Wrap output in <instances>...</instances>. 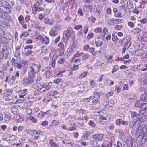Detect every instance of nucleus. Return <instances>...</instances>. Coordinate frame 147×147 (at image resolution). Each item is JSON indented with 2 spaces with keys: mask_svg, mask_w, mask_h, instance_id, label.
Wrapping results in <instances>:
<instances>
[{
  "mask_svg": "<svg viewBox=\"0 0 147 147\" xmlns=\"http://www.w3.org/2000/svg\"><path fill=\"white\" fill-rule=\"evenodd\" d=\"M147 131V125H142L139 126L137 129V130L135 133V136L136 138H140V140H142L146 135Z\"/></svg>",
  "mask_w": 147,
  "mask_h": 147,
  "instance_id": "1",
  "label": "nucleus"
},
{
  "mask_svg": "<svg viewBox=\"0 0 147 147\" xmlns=\"http://www.w3.org/2000/svg\"><path fill=\"white\" fill-rule=\"evenodd\" d=\"M4 34L3 30L0 28V43L2 44L7 45L11 40L12 36L10 34H8V36L7 35H3Z\"/></svg>",
  "mask_w": 147,
  "mask_h": 147,
  "instance_id": "2",
  "label": "nucleus"
},
{
  "mask_svg": "<svg viewBox=\"0 0 147 147\" xmlns=\"http://www.w3.org/2000/svg\"><path fill=\"white\" fill-rule=\"evenodd\" d=\"M51 82H49L48 84H46L45 86H44L43 87H41V88H38V89L34 91V94L35 95L38 94L40 93H43L49 90L51 88Z\"/></svg>",
  "mask_w": 147,
  "mask_h": 147,
  "instance_id": "3",
  "label": "nucleus"
},
{
  "mask_svg": "<svg viewBox=\"0 0 147 147\" xmlns=\"http://www.w3.org/2000/svg\"><path fill=\"white\" fill-rule=\"evenodd\" d=\"M3 3L4 5H0L1 8V10L3 13V14L4 16L5 17L6 19L8 16V14L10 13L11 12L10 8V6L9 5V3L7 2V4L4 2Z\"/></svg>",
  "mask_w": 147,
  "mask_h": 147,
  "instance_id": "4",
  "label": "nucleus"
},
{
  "mask_svg": "<svg viewBox=\"0 0 147 147\" xmlns=\"http://www.w3.org/2000/svg\"><path fill=\"white\" fill-rule=\"evenodd\" d=\"M34 76L29 74H28V77H24L23 79V84L24 85L26 86L28 84L32 83L34 82Z\"/></svg>",
  "mask_w": 147,
  "mask_h": 147,
  "instance_id": "5",
  "label": "nucleus"
},
{
  "mask_svg": "<svg viewBox=\"0 0 147 147\" xmlns=\"http://www.w3.org/2000/svg\"><path fill=\"white\" fill-rule=\"evenodd\" d=\"M39 70V67L38 65L35 64L33 63L30 65L28 74L34 77L35 74L38 72Z\"/></svg>",
  "mask_w": 147,
  "mask_h": 147,
  "instance_id": "6",
  "label": "nucleus"
},
{
  "mask_svg": "<svg viewBox=\"0 0 147 147\" xmlns=\"http://www.w3.org/2000/svg\"><path fill=\"white\" fill-rule=\"evenodd\" d=\"M74 31H73L72 29L70 27L68 28L67 30L64 32L63 36H65L67 38V39L69 38L74 36Z\"/></svg>",
  "mask_w": 147,
  "mask_h": 147,
  "instance_id": "7",
  "label": "nucleus"
},
{
  "mask_svg": "<svg viewBox=\"0 0 147 147\" xmlns=\"http://www.w3.org/2000/svg\"><path fill=\"white\" fill-rule=\"evenodd\" d=\"M139 117L138 119L137 120V121H139V123H141L146 120L147 117V112H144L142 113L140 111H139Z\"/></svg>",
  "mask_w": 147,
  "mask_h": 147,
  "instance_id": "8",
  "label": "nucleus"
},
{
  "mask_svg": "<svg viewBox=\"0 0 147 147\" xmlns=\"http://www.w3.org/2000/svg\"><path fill=\"white\" fill-rule=\"evenodd\" d=\"M135 55L139 56H142L143 58H144L147 57L146 52L142 49L135 51Z\"/></svg>",
  "mask_w": 147,
  "mask_h": 147,
  "instance_id": "9",
  "label": "nucleus"
},
{
  "mask_svg": "<svg viewBox=\"0 0 147 147\" xmlns=\"http://www.w3.org/2000/svg\"><path fill=\"white\" fill-rule=\"evenodd\" d=\"M131 37L130 36H127L123 40V42L125 43V45L127 48H129L131 45Z\"/></svg>",
  "mask_w": 147,
  "mask_h": 147,
  "instance_id": "10",
  "label": "nucleus"
},
{
  "mask_svg": "<svg viewBox=\"0 0 147 147\" xmlns=\"http://www.w3.org/2000/svg\"><path fill=\"white\" fill-rule=\"evenodd\" d=\"M38 38L40 42L44 44H48L49 42V38L46 36L44 37L41 35H39L38 36Z\"/></svg>",
  "mask_w": 147,
  "mask_h": 147,
  "instance_id": "11",
  "label": "nucleus"
},
{
  "mask_svg": "<svg viewBox=\"0 0 147 147\" xmlns=\"http://www.w3.org/2000/svg\"><path fill=\"white\" fill-rule=\"evenodd\" d=\"M18 20L19 23L21 24L23 27L25 29H26L27 25L26 24L24 20V18L23 16L21 15L18 17Z\"/></svg>",
  "mask_w": 147,
  "mask_h": 147,
  "instance_id": "12",
  "label": "nucleus"
},
{
  "mask_svg": "<svg viewBox=\"0 0 147 147\" xmlns=\"http://www.w3.org/2000/svg\"><path fill=\"white\" fill-rule=\"evenodd\" d=\"M48 83H42L41 82L34 83L32 84L31 87L32 88L34 89H36L37 88H41L43 87L44 86H45L46 84H48Z\"/></svg>",
  "mask_w": 147,
  "mask_h": 147,
  "instance_id": "13",
  "label": "nucleus"
},
{
  "mask_svg": "<svg viewBox=\"0 0 147 147\" xmlns=\"http://www.w3.org/2000/svg\"><path fill=\"white\" fill-rule=\"evenodd\" d=\"M138 39L140 41H147V33L146 32H144L142 34L139 35Z\"/></svg>",
  "mask_w": 147,
  "mask_h": 147,
  "instance_id": "14",
  "label": "nucleus"
},
{
  "mask_svg": "<svg viewBox=\"0 0 147 147\" xmlns=\"http://www.w3.org/2000/svg\"><path fill=\"white\" fill-rule=\"evenodd\" d=\"M92 136L94 139L99 141H101L103 139L104 134L100 133L93 135Z\"/></svg>",
  "mask_w": 147,
  "mask_h": 147,
  "instance_id": "15",
  "label": "nucleus"
},
{
  "mask_svg": "<svg viewBox=\"0 0 147 147\" xmlns=\"http://www.w3.org/2000/svg\"><path fill=\"white\" fill-rule=\"evenodd\" d=\"M116 125H120L121 124L123 125H127L128 124V123L127 121H124L120 119L116 120Z\"/></svg>",
  "mask_w": 147,
  "mask_h": 147,
  "instance_id": "16",
  "label": "nucleus"
},
{
  "mask_svg": "<svg viewBox=\"0 0 147 147\" xmlns=\"http://www.w3.org/2000/svg\"><path fill=\"white\" fill-rule=\"evenodd\" d=\"M43 10V8L41 7H32V12L33 14H36L38 12L42 11Z\"/></svg>",
  "mask_w": 147,
  "mask_h": 147,
  "instance_id": "17",
  "label": "nucleus"
},
{
  "mask_svg": "<svg viewBox=\"0 0 147 147\" xmlns=\"http://www.w3.org/2000/svg\"><path fill=\"white\" fill-rule=\"evenodd\" d=\"M44 22L45 24L50 25H52L54 23L53 20L48 18H46L44 19Z\"/></svg>",
  "mask_w": 147,
  "mask_h": 147,
  "instance_id": "18",
  "label": "nucleus"
},
{
  "mask_svg": "<svg viewBox=\"0 0 147 147\" xmlns=\"http://www.w3.org/2000/svg\"><path fill=\"white\" fill-rule=\"evenodd\" d=\"M28 90L27 89L25 88L22 90H21L20 94H19V97L21 98H24V96H26L27 94Z\"/></svg>",
  "mask_w": 147,
  "mask_h": 147,
  "instance_id": "19",
  "label": "nucleus"
},
{
  "mask_svg": "<svg viewBox=\"0 0 147 147\" xmlns=\"http://www.w3.org/2000/svg\"><path fill=\"white\" fill-rule=\"evenodd\" d=\"M129 124V127L131 128H132L134 129H136L137 127L138 128L139 126L138 124L136 122H130Z\"/></svg>",
  "mask_w": 147,
  "mask_h": 147,
  "instance_id": "20",
  "label": "nucleus"
},
{
  "mask_svg": "<svg viewBox=\"0 0 147 147\" xmlns=\"http://www.w3.org/2000/svg\"><path fill=\"white\" fill-rule=\"evenodd\" d=\"M126 98L129 101L131 102V101L135 99V96L133 94H127Z\"/></svg>",
  "mask_w": 147,
  "mask_h": 147,
  "instance_id": "21",
  "label": "nucleus"
},
{
  "mask_svg": "<svg viewBox=\"0 0 147 147\" xmlns=\"http://www.w3.org/2000/svg\"><path fill=\"white\" fill-rule=\"evenodd\" d=\"M50 67H46L45 68V70L46 71V77L49 78L51 74V70Z\"/></svg>",
  "mask_w": 147,
  "mask_h": 147,
  "instance_id": "22",
  "label": "nucleus"
},
{
  "mask_svg": "<svg viewBox=\"0 0 147 147\" xmlns=\"http://www.w3.org/2000/svg\"><path fill=\"white\" fill-rule=\"evenodd\" d=\"M94 130L92 129H90L89 131H86L84 134V138H87L90 135L93 133Z\"/></svg>",
  "mask_w": 147,
  "mask_h": 147,
  "instance_id": "23",
  "label": "nucleus"
},
{
  "mask_svg": "<svg viewBox=\"0 0 147 147\" xmlns=\"http://www.w3.org/2000/svg\"><path fill=\"white\" fill-rule=\"evenodd\" d=\"M143 102L140 100L137 101L135 104V107L136 108L141 109Z\"/></svg>",
  "mask_w": 147,
  "mask_h": 147,
  "instance_id": "24",
  "label": "nucleus"
},
{
  "mask_svg": "<svg viewBox=\"0 0 147 147\" xmlns=\"http://www.w3.org/2000/svg\"><path fill=\"white\" fill-rule=\"evenodd\" d=\"M107 64V62L105 61H101L96 63L95 64V65L96 66H99L104 67Z\"/></svg>",
  "mask_w": 147,
  "mask_h": 147,
  "instance_id": "25",
  "label": "nucleus"
},
{
  "mask_svg": "<svg viewBox=\"0 0 147 147\" xmlns=\"http://www.w3.org/2000/svg\"><path fill=\"white\" fill-rule=\"evenodd\" d=\"M130 113L131 114V117L133 119H134L135 117H136L135 119H136V121H137V119L136 117L139 114V113H137L135 111H131L130 112Z\"/></svg>",
  "mask_w": 147,
  "mask_h": 147,
  "instance_id": "26",
  "label": "nucleus"
},
{
  "mask_svg": "<svg viewBox=\"0 0 147 147\" xmlns=\"http://www.w3.org/2000/svg\"><path fill=\"white\" fill-rule=\"evenodd\" d=\"M84 11L86 12H89V11H91V9L90 7V5H85L83 7Z\"/></svg>",
  "mask_w": 147,
  "mask_h": 147,
  "instance_id": "27",
  "label": "nucleus"
},
{
  "mask_svg": "<svg viewBox=\"0 0 147 147\" xmlns=\"http://www.w3.org/2000/svg\"><path fill=\"white\" fill-rule=\"evenodd\" d=\"M50 147H59V146L53 141L52 139H50L49 142Z\"/></svg>",
  "mask_w": 147,
  "mask_h": 147,
  "instance_id": "28",
  "label": "nucleus"
},
{
  "mask_svg": "<svg viewBox=\"0 0 147 147\" xmlns=\"http://www.w3.org/2000/svg\"><path fill=\"white\" fill-rule=\"evenodd\" d=\"M88 72L87 71L84 72L83 73L81 74L80 76H78L77 78H78L80 79H81L83 78L86 77L87 76Z\"/></svg>",
  "mask_w": 147,
  "mask_h": 147,
  "instance_id": "29",
  "label": "nucleus"
},
{
  "mask_svg": "<svg viewBox=\"0 0 147 147\" xmlns=\"http://www.w3.org/2000/svg\"><path fill=\"white\" fill-rule=\"evenodd\" d=\"M9 112H11L13 114H15L17 113L18 109L15 107H13L11 108H9Z\"/></svg>",
  "mask_w": 147,
  "mask_h": 147,
  "instance_id": "30",
  "label": "nucleus"
},
{
  "mask_svg": "<svg viewBox=\"0 0 147 147\" xmlns=\"http://www.w3.org/2000/svg\"><path fill=\"white\" fill-rule=\"evenodd\" d=\"M94 100L92 101V103L94 105H96L97 104L100 102V98H96L95 96H93Z\"/></svg>",
  "mask_w": 147,
  "mask_h": 147,
  "instance_id": "31",
  "label": "nucleus"
},
{
  "mask_svg": "<svg viewBox=\"0 0 147 147\" xmlns=\"http://www.w3.org/2000/svg\"><path fill=\"white\" fill-rule=\"evenodd\" d=\"M24 3L27 8H30L31 7V3L30 0H26Z\"/></svg>",
  "mask_w": 147,
  "mask_h": 147,
  "instance_id": "32",
  "label": "nucleus"
},
{
  "mask_svg": "<svg viewBox=\"0 0 147 147\" xmlns=\"http://www.w3.org/2000/svg\"><path fill=\"white\" fill-rule=\"evenodd\" d=\"M2 24L3 26H1V27H5V26L7 27L10 26V24L9 22L3 20H2Z\"/></svg>",
  "mask_w": 147,
  "mask_h": 147,
  "instance_id": "33",
  "label": "nucleus"
},
{
  "mask_svg": "<svg viewBox=\"0 0 147 147\" xmlns=\"http://www.w3.org/2000/svg\"><path fill=\"white\" fill-rule=\"evenodd\" d=\"M49 34L52 36H55L57 35V33L55 31L51 28Z\"/></svg>",
  "mask_w": 147,
  "mask_h": 147,
  "instance_id": "34",
  "label": "nucleus"
},
{
  "mask_svg": "<svg viewBox=\"0 0 147 147\" xmlns=\"http://www.w3.org/2000/svg\"><path fill=\"white\" fill-rule=\"evenodd\" d=\"M114 104V101L112 100L109 101L108 105H105V107H107L108 105L110 107H112Z\"/></svg>",
  "mask_w": 147,
  "mask_h": 147,
  "instance_id": "35",
  "label": "nucleus"
},
{
  "mask_svg": "<svg viewBox=\"0 0 147 147\" xmlns=\"http://www.w3.org/2000/svg\"><path fill=\"white\" fill-rule=\"evenodd\" d=\"M90 55L88 53H86L83 55L82 57V59L83 61H84L85 60L89 58L90 57Z\"/></svg>",
  "mask_w": 147,
  "mask_h": 147,
  "instance_id": "36",
  "label": "nucleus"
},
{
  "mask_svg": "<svg viewBox=\"0 0 147 147\" xmlns=\"http://www.w3.org/2000/svg\"><path fill=\"white\" fill-rule=\"evenodd\" d=\"M62 143L66 145L67 146L69 144L72 145L71 141L69 140H65L62 141Z\"/></svg>",
  "mask_w": 147,
  "mask_h": 147,
  "instance_id": "37",
  "label": "nucleus"
},
{
  "mask_svg": "<svg viewBox=\"0 0 147 147\" xmlns=\"http://www.w3.org/2000/svg\"><path fill=\"white\" fill-rule=\"evenodd\" d=\"M48 50L47 47L46 46H43L41 48V52L42 53H46Z\"/></svg>",
  "mask_w": 147,
  "mask_h": 147,
  "instance_id": "38",
  "label": "nucleus"
},
{
  "mask_svg": "<svg viewBox=\"0 0 147 147\" xmlns=\"http://www.w3.org/2000/svg\"><path fill=\"white\" fill-rule=\"evenodd\" d=\"M90 144L91 145H93L96 147H98L99 146L97 145L98 144L97 142L94 140H91L90 142Z\"/></svg>",
  "mask_w": 147,
  "mask_h": 147,
  "instance_id": "39",
  "label": "nucleus"
},
{
  "mask_svg": "<svg viewBox=\"0 0 147 147\" xmlns=\"http://www.w3.org/2000/svg\"><path fill=\"white\" fill-rule=\"evenodd\" d=\"M17 122H21L23 120L22 118L19 115H17L16 117Z\"/></svg>",
  "mask_w": 147,
  "mask_h": 147,
  "instance_id": "40",
  "label": "nucleus"
},
{
  "mask_svg": "<svg viewBox=\"0 0 147 147\" xmlns=\"http://www.w3.org/2000/svg\"><path fill=\"white\" fill-rule=\"evenodd\" d=\"M60 122L59 120H53L52 122V124L53 125L56 126L60 124Z\"/></svg>",
  "mask_w": 147,
  "mask_h": 147,
  "instance_id": "41",
  "label": "nucleus"
},
{
  "mask_svg": "<svg viewBox=\"0 0 147 147\" xmlns=\"http://www.w3.org/2000/svg\"><path fill=\"white\" fill-rule=\"evenodd\" d=\"M28 119L33 123H36L37 122L36 119L34 116H30L29 117Z\"/></svg>",
  "mask_w": 147,
  "mask_h": 147,
  "instance_id": "42",
  "label": "nucleus"
},
{
  "mask_svg": "<svg viewBox=\"0 0 147 147\" xmlns=\"http://www.w3.org/2000/svg\"><path fill=\"white\" fill-rule=\"evenodd\" d=\"M61 28V26L60 25H58L54 26L51 28L56 32L60 30Z\"/></svg>",
  "mask_w": 147,
  "mask_h": 147,
  "instance_id": "43",
  "label": "nucleus"
},
{
  "mask_svg": "<svg viewBox=\"0 0 147 147\" xmlns=\"http://www.w3.org/2000/svg\"><path fill=\"white\" fill-rule=\"evenodd\" d=\"M127 7L129 9L132 8L133 7V4L130 1H128L127 3Z\"/></svg>",
  "mask_w": 147,
  "mask_h": 147,
  "instance_id": "44",
  "label": "nucleus"
},
{
  "mask_svg": "<svg viewBox=\"0 0 147 147\" xmlns=\"http://www.w3.org/2000/svg\"><path fill=\"white\" fill-rule=\"evenodd\" d=\"M46 113L43 112L42 111L40 112L38 115V117L40 118H42L45 115Z\"/></svg>",
  "mask_w": 147,
  "mask_h": 147,
  "instance_id": "45",
  "label": "nucleus"
},
{
  "mask_svg": "<svg viewBox=\"0 0 147 147\" xmlns=\"http://www.w3.org/2000/svg\"><path fill=\"white\" fill-rule=\"evenodd\" d=\"M9 47L7 46H4L2 48V53L6 52H8L7 51Z\"/></svg>",
  "mask_w": 147,
  "mask_h": 147,
  "instance_id": "46",
  "label": "nucleus"
},
{
  "mask_svg": "<svg viewBox=\"0 0 147 147\" xmlns=\"http://www.w3.org/2000/svg\"><path fill=\"white\" fill-rule=\"evenodd\" d=\"M58 46L59 47V50L64 49V45L62 42H60L58 44Z\"/></svg>",
  "mask_w": 147,
  "mask_h": 147,
  "instance_id": "47",
  "label": "nucleus"
},
{
  "mask_svg": "<svg viewBox=\"0 0 147 147\" xmlns=\"http://www.w3.org/2000/svg\"><path fill=\"white\" fill-rule=\"evenodd\" d=\"M61 80L62 79L60 78H55L53 80V82L55 84H57L59 83Z\"/></svg>",
  "mask_w": 147,
  "mask_h": 147,
  "instance_id": "48",
  "label": "nucleus"
},
{
  "mask_svg": "<svg viewBox=\"0 0 147 147\" xmlns=\"http://www.w3.org/2000/svg\"><path fill=\"white\" fill-rule=\"evenodd\" d=\"M144 110L145 111H147V103H143L142 105L141 110Z\"/></svg>",
  "mask_w": 147,
  "mask_h": 147,
  "instance_id": "49",
  "label": "nucleus"
},
{
  "mask_svg": "<svg viewBox=\"0 0 147 147\" xmlns=\"http://www.w3.org/2000/svg\"><path fill=\"white\" fill-rule=\"evenodd\" d=\"M11 118V117L7 114L5 115L4 116V119L6 122L9 121L10 120Z\"/></svg>",
  "mask_w": 147,
  "mask_h": 147,
  "instance_id": "50",
  "label": "nucleus"
},
{
  "mask_svg": "<svg viewBox=\"0 0 147 147\" xmlns=\"http://www.w3.org/2000/svg\"><path fill=\"white\" fill-rule=\"evenodd\" d=\"M74 125V123H71L70 124V125L71 126V127H69L68 128V130L70 131H74V130H76V128L75 127H74L73 126V125Z\"/></svg>",
  "mask_w": 147,
  "mask_h": 147,
  "instance_id": "51",
  "label": "nucleus"
},
{
  "mask_svg": "<svg viewBox=\"0 0 147 147\" xmlns=\"http://www.w3.org/2000/svg\"><path fill=\"white\" fill-rule=\"evenodd\" d=\"M118 66L117 65H115L114 66L112 70V73H113L117 71L118 69Z\"/></svg>",
  "mask_w": 147,
  "mask_h": 147,
  "instance_id": "52",
  "label": "nucleus"
},
{
  "mask_svg": "<svg viewBox=\"0 0 147 147\" xmlns=\"http://www.w3.org/2000/svg\"><path fill=\"white\" fill-rule=\"evenodd\" d=\"M141 31L140 29L136 28L133 29V32L135 34H138Z\"/></svg>",
  "mask_w": 147,
  "mask_h": 147,
  "instance_id": "53",
  "label": "nucleus"
},
{
  "mask_svg": "<svg viewBox=\"0 0 147 147\" xmlns=\"http://www.w3.org/2000/svg\"><path fill=\"white\" fill-rule=\"evenodd\" d=\"M94 97L90 96L88 98H86L84 99V101L86 102H88L90 101L91 100L93 99Z\"/></svg>",
  "mask_w": 147,
  "mask_h": 147,
  "instance_id": "54",
  "label": "nucleus"
},
{
  "mask_svg": "<svg viewBox=\"0 0 147 147\" xmlns=\"http://www.w3.org/2000/svg\"><path fill=\"white\" fill-rule=\"evenodd\" d=\"M43 11V14L45 16H47L50 13V11L48 9H44L42 10Z\"/></svg>",
  "mask_w": 147,
  "mask_h": 147,
  "instance_id": "55",
  "label": "nucleus"
},
{
  "mask_svg": "<svg viewBox=\"0 0 147 147\" xmlns=\"http://www.w3.org/2000/svg\"><path fill=\"white\" fill-rule=\"evenodd\" d=\"M5 76V73L3 70H0V78L3 79Z\"/></svg>",
  "mask_w": 147,
  "mask_h": 147,
  "instance_id": "56",
  "label": "nucleus"
},
{
  "mask_svg": "<svg viewBox=\"0 0 147 147\" xmlns=\"http://www.w3.org/2000/svg\"><path fill=\"white\" fill-rule=\"evenodd\" d=\"M141 65H143V66L140 68V70H141L144 71L147 69V64H144L143 65L142 64Z\"/></svg>",
  "mask_w": 147,
  "mask_h": 147,
  "instance_id": "57",
  "label": "nucleus"
},
{
  "mask_svg": "<svg viewBox=\"0 0 147 147\" xmlns=\"http://www.w3.org/2000/svg\"><path fill=\"white\" fill-rule=\"evenodd\" d=\"M2 53L3 54V55L2 56L3 58L4 56L5 59H7L9 54V52H6L5 53Z\"/></svg>",
  "mask_w": 147,
  "mask_h": 147,
  "instance_id": "58",
  "label": "nucleus"
},
{
  "mask_svg": "<svg viewBox=\"0 0 147 147\" xmlns=\"http://www.w3.org/2000/svg\"><path fill=\"white\" fill-rule=\"evenodd\" d=\"M88 125L92 127H94L96 126L95 123L92 122V121H90L89 122Z\"/></svg>",
  "mask_w": 147,
  "mask_h": 147,
  "instance_id": "59",
  "label": "nucleus"
},
{
  "mask_svg": "<svg viewBox=\"0 0 147 147\" xmlns=\"http://www.w3.org/2000/svg\"><path fill=\"white\" fill-rule=\"evenodd\" d=\"M65 62V59L63 58H61L58 61V63L59 64H63Z\"/></svg>",
  "mask_w": 147,
  "mask_h": 147,
  "instance_id": "60",
  "label": "nucleus"
},
{
  "mask_svg": "<svg viewBox=\"0 0 147 147\" xmlns=\"http://www.w3.org/2000/svg\"><path fill=\"white\" fill-rule=\"evenodd\" d=\"M3 13L1 10V8L0 7V18H2L4 19H6L5 17L4 16Z\"/></svg>",
  "mask_w": 147,
  "mask_h": 147,
  "instance_id": "61",
  "label": "nucleus"
},
{
  "mask_svg": "<svg viewBox=\"0 0 147 147\" xmlns=\"http://www.w3.org/2000/svg\"><path fill=\"white\" fill-rule=\"evenodd\" d=\"M106 83L107 85L109 86H111L113 85L114 84V82H113L110 80H108L107 81Z\"/></svg>",
  "mask_w": 147,
  "mask_h": 147,
  "instance_id": "62",
  "label": "nucleus"
},
{
  "mask_svg": "<svg viewBox=\"0 0 147 147\" xmlns=\"http://www.w3.org/2000/svg\"><path fill=\"white\" fill-rule=\"evenodd\" d=\"M59 55L60 56H62L63 55L64 52H65V49H59Z\"/></svg>",
  "mask_w": 147,
  "mask_h": 147,
  "instance_id": "63",
  "label": "nucleus"
},
{
  "mask_svg": "<svg viewBox=\"0 0 147 147\" xmlns=\"http://www.w3.org/2000/svg\"><path fill=\"white\" fill-rule=\"evenodd\" d=\"M102 44V42L100 40H98L95 42L96 46L97 47L100 46Z\"/></svg>",
  "mask_w": 147,
  "mask_h": 147,
  "instance_id": "64",
  "label": "nucleus"
}]
</instances>
